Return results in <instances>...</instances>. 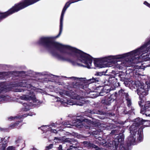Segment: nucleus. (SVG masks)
<instances>
[{"mask_svg":"<svg viewBox=\"0 0 150 150\" xmlns=\"http://www.w3.org/2000/svg\"><path fill=\"white\" fill-rule=\"evenodd\" d=\"M115 115V114L112 112H109V116H112Z\"/></svg>","mask_w":150,"mask_h":150,"instance_id":"obj_42","label":"nucleus"},{"mask_svg":"<svg viewBox=\"0 0 150 150\" xmlns=\"http://www.w3.org/2000/svg\"><path fill=\"white\" fill-rule=\"evenodd\" d=\"M144 4L146 6H147L148 7L150 8V4L149 3L146 1H144Z\"/></svg>","mask_w":150,"mask_h":150,"instance_id":"obj_35","label":"nucleus"},{"mask_svg":"<svg viewBox=\"0 0 150 150\" xmlns=\"http://www.w3.org/2000/svg\"><path fill=\"white\" fill-rule=\"evenodd\" d=\"M143 128L141 127L139 128L137 130V134L139 136L137 138V139L140 142H141L143 140V137L142 134H143Z\"/></svg>","mask_w":150,"mask_h":150,"instance_id":"obj_19","label":"nucleus"},{"mask_svg":"<svg viewBox=\"0 0 150 150\" xmlns=\"http://www.w3.org/2000/svg\"><path fill=\"white\" fill-rule=\"evenodd\" d=\"M150 45V39L140 47L130 52L121 55L110 56L101 58H95L94 63L95 67L99 68L104 67L105 62L115 64L117 61V59L126 58V61L128 62L134 63V60L139 58V55H142L147 53L149 51L148 46ZM109 66H110L109 64Z\"/></svg>","mask_w":150,"mask_h":150,"instance_id":"obj_2","label":"nucleus"},{"mask_svg":"<svg viewBox=\"0 0 150 150\" xmlns=\"http://www.w3.org/2000/svg\"><path fill=\"white\" fill-rule=\"evenodd\" d=\"M124 91L125 90L123 89H121L119 91V93L120 92L122 93L123 94V96H125L126 100L130 99L128 93H127L124 92Z\"/></svg>","mask_w":150,"mask_h":150,"instance_id":"obj_21","label":"nucleus"},{"mask_svg":"<svg viewBox=\"0 0 150 150\" xmlns=\"http://www.w3.org/2000/svg\"><path fill=\"white\" fill-rule=\"evenodd\" d=\"M101 91L99 92V95L100 96H103L105 95L108 92V90L104 89V88L102 87Z\"/></svg>","mask_w":150,"mask_h":150,"instance_id":"obj_20","label":"nucleus"},{"mask_svg":"<svg viewBox=\"0 0 150 150\" xmlns=\"http://www.w3.org/2000/svg\"><path fill=\"white\" fill-rule=\"evenodd\" d=\"M14 119V118L13 117H9V118H8L9 119H10V120H13Z\"/></svg>","mask_w":150,"mask_h":150,"instance_id":"obj_45","label":"nucleus"},{"mask_svg":"<svg viewBox=\"0 0 150 150\" xmlns=\"http://www.w3.org/2000/svg\"><path fill=\"white\" fill-rule=\"evenodd\" d=\"M110 134L113 139L111 141L110 140V149L111 150H126L123 145L125 138L124 134L119 133V130L116 129L112 130Z\"/></svg>","mask_w":150,"mask_h":150,"instance_id":"obj_3","label":"nucleus"},{"mask_svg":"<svg viewBox=\"0 0 150 150\" xmlns=\"http://www.w3.org/2000/svg\"><path fill=\"white\" fill-rule=\"evenodd\" d=\"M9 16H5L3 14L2 16H0V22L4 19L5 18Z\"/></svg>","mask_w":150,"mask_h":150,"instance_id":"obj_29","label":"nucleus"},{"mask_svg":"<svg viewBox=\"0 0 150 150\" xmlns=\"http://www.w3.org/2000/svg\"><path fill=\"white\" fill-rule=\"evenodd\" d=\"M137 93L139 96L140 101H139V105L140 107L143 106V104L146 101L145 96L147 95V92L144 88V86H141L137 90Z\"/></svg>","mask_w":150,"mask_h":150,"instance_id":"obj_7","label":"nucleus"},{"mask_svg":"<svg viewBox=\"0 0 150 150\" xmlns=\"http://www.w3.org/2000/svg\"><path fill=\"white\" fill-rule=\"evenodd\" d=\"M16 84L18 86L27 88H30L32 86L31 84L30 83H29V82L26 80L18 82L16 83Z\"/></svg>","mask_w":150,"mask_h":150,"instance_id":"obj_13","label":"nucleus"},{"mask_svg":"<svg viewBox=\"0 0 150 150\" xmlns=\"http://www.w3.org/2000/svg\"><path fill=\"white\" fill-rule=\"evenodd\" d=\"M78 1V0H76V1H74H74H72V2H70V3H69V2H68L66 3V4L65 5V6L64 7H65V8H66L67 9V8L70 5V4H71L77 2Z\"/></svg>","mask_w":150,"mask_h":150,"instance_id":"obj_24","label":"nucleus"},{"mask_svg":"<svg viewBox=\"0 0 150 150\" xmlns=\"http://www.w3.org/2000/svg\"><path fill=\"white\" fill-rule=\"evenodd\" d=\"M53 146V144H50L49 146H46L45 148V150H49L52 149Z\"/></svg>","mask_w":150,"mask_h":150,"instance_id":"obj_26","label":"nucleus"},{"mask_svg":"<svg viewBox=\"0 0 150 150\" xmlns=\"http://www.w3.org/2000/svg\"><path fill=\"white\" fill-rule=\"evenodd\" d=\"M50 131L51 132H53L55 134L58 133L59 131H57L56 129H51Z\"/></svg>","mask_w":150,"mask_h":150,"instance_id":"obj_33","label":"nucleus"},{"mask_svg":"<svg viewBox=\"0 0 150 150\" xmlns=\"http://www.w3.org/2000/svg\"><path fill=\"white\" fill-rule=\"evenodd\" d=\"M88 122L89 120L84 117L76 118L72 121V123L74 124V125L76 127L79 128L82 127L83 126V122Z\"/></svg>","mask_w":150,"mask_h":150,"instance_id":"obj_8","label":"nucleus"},{"mask_svg":"<svg viewBox=\"0 0 150 150\" xmlns=\"http://www.w3.org/2000/svg\"><path fill=\"white\" fill-rule=\"evenodd\" d=\"M129 82L128 79H126V80L124 82V83L126 86H128L129 85Z\"/></svg>","mask_w":150,"mask_h":150,"instance_id":"obj_28","label":"nucleus"},{"mask_svg":"<svg viewBox=\"0 0 150 150\" xmlns=\"http://www.w3.org/2000/svg\"><path fill=\"white\" fill-rule=\"evenodd\" d=\"M93 134L96 135H97L98 134V132L97 131H94L93 132Z\"/></svg>","mask_w":150,"mask_h":150,"instance_id":"obj_43","label":"nucleus"},{"mask_svg":"<svg viewBox=\"0 0 150 150\" xmlns=\"http://www.w3.org/2000/svg\"><path fill=\"white\" fill-rule=\"evenodd\" d=\"M34 4L33 0H22L15 4L14 6L8 11L4 12L0 11V16H2L3 14L5 16H10Z\"/></svg>","mask_w":150,"mask_h":150,"instance_id":"obj_5","label":"nucleus"},{"mask_svg":"<svg viewBox=\"0 0 150 150\" xmlns=\"http://www.w3.org/2000/svg\"><path fill=\"white\" fill-rule=\"evenodd\" d=\"M100 138L101 140V139H99V143L100 145L106 147H108L109 149L111 150L110 149L109 147V146H110V145H109L110 143V141L108 142H106L105 140L103 139L102 138Z\"/></svg>","mask_w":150,"mask_h":150,"instance_id":"obj_16","label":"nucleus"},{"mask_svg":"<svg viewBox=\"0 0 150 150\" xmlns=\"http://www.w3.org/2000/svg\"><path fill=\"white\" fill-rule=\"evenodd\" d=\"M105 72L104 71L96 72L95 76L97 77H93L92 79L87 80L79 81L73 83V88L81 90V89H85L88 86L89 84L101 81L100 77L105 75Z\"/></svg>","mask_w":150,"mask_h":150,"instance_id":"obj_4","label":"nucleus"},{"mask_svg":"<svg viewBox=\"0 0 150 150\" xmlns=\"http://www.w3.org/2000/svg\"><path fill=\"white\" fill-rule=\"evenodd\" d=\"M109 81L110 83L113 85L115 84L117 86H120V83L118 82H117V79L115 77V76L111 77L110 76V77H109Z\"/></svg>","mask_w":150,"mask_h":150,"instance_id":"obj_17","label":"nucleus"},{"mask_svg":"<svg viewBox=\"0 0 150 150\" xmlns=\"http://www.w3.org/2000/svg\"><path fill=\"white\" fill-rule=\"evenodd\" d=\"M143 110V111L146 113V115L148 114L149 115H150V113L148 112L150 111V102L148 101L146 103L144 106Z\"/></svg>","mask_w":150,"mask_h":150,"instance_id":"obj_15","label":"nucleus"},{"mask_svg":"<svg viewBox=\"0 0 150 150\" xmlns=\"http://www.w3.org/2000/svg\"><path fill=\"white\" fill-rule=\"evenodd\" d=\"M21 122V121H18L16 122L13 124H11L10 125L9 127L11 128H14L16 127Z\"/></svg>","mask_w":150,"mask_h":150,"instance_id":"obj_23","label":"nucleus"},{"mask_svg":"<svg viewBox=\"0 0 150 150\" xmlns=\"http://www.w3.org/2000/svg\"><path fill=\"white\" fill-rule=\"evenodd\" d=\"M108 96V95L105 96L104 99L102 100L101 102L104 104L109 105L116 99V97L115 95L112 94L110 96Z\"/></svg>","mask_w":150,"mask_h":150,"instance_id":"obj_9","label":"nucleus"},{"mask_svg":"<svg viewBox=\"0 0 150 150\" xmlns=\"http://www.w3.org/2000/svg\"><path fill=\"white\" fill-rule=\"evenodd\" d=\"M85 128L86 129H89V126H85Z\"/></svg>","mask_w":150,"mask_h":150,"instance_id":"obj_46","label":"nucleus"},{"mask_svg":"<svg viewBox=\"0 0 150 150\" xmlns=\"http://www.w3.org/2000/svg\"><path fill=\"white\" fill-rule=\"evenodd\" d=\"M0 130L1 131H3L4 132H8V129L6 128H2L1 127H0Z\"/></svg>","mask_w":150,"mask_h":150,"instance_id":"obj_36","label":"nucleus"},{"mask_svg":"<svg viewBox=\"0 0 150 150\" xmlns=\"http://www.w3.org/2000/svg\"><path fill=\"white\" fill-rule=\"evenodd\" d=\"M65 7H64L62 9L61 16L60 18V25H59V34L56 36L55 38H58L61 35L63 28V21L64 14L65 11L66 10Z\"/></svg>","mask_w":150,"mask_h":150,"instance_id":"obj_12","label":"nucleus"},{"mask_svg":"<svg viewBox=\"0 0 150 150\" xmlns=\"http://www.w3.org/2000/svg\"><path fill=\"white\" fill-rule=\"evenodd\" d=\"M7 89L6 86H0V93H3L7 91Z\"/></svg>","mask_w":150,"mask_h":150,"instance_id":"obj_22","label":"nucleus"},{"mask_svg":"<svg viewBox=\"0 0 150 150\" xmlns=\"http://www.w3.org/2000/svg\"><path fill=\"white\" fill-rule=\"evenodd\" d=\"M82 102H81L80 101L79 102V103H78L77 105L80 106L83 105V104H84L85 102L84 100H82Z\"/></svg>","mask_w":150,"mask_h":150,"instance_id":"obj_34","label":"nucleus"},{"mask_svg":"<svg viewBox=\"0 0 150 150\" xmlns=\"http://www.w3.org/2000/svg\"><path fill=\"white\" fill-rule=\"evenodd\" d=\"M111 73L113 74L114 75L113 76H115V75L116 74V71H115L114 70H112L111 72Z\"/></svg>","mask_w":150,"mask_h":150,"instance_id":"obj_41","label":"nucleus"},{"mask_svg":"<svg viewBox=\"0 0 150 150\" xmlns=\"http://www.w3.org/2000/svg\"><path fill=\"white\" fill-rule=\"evenodd\" d=\"M94 125L95 126L97 127H99V126H100V124L99 122H94Z\"/></svg>","mask_w":150,"mask_h":150,"instance_id":"obj_38","label":"nucleus"},{"mask_svg":"<svg viewBox=\"0 0 150 150\" xmlns=\"http://www.w3.org/2000/svg\"><path fill=\"white\" fill-rule=\"evenodd\" d=\"M54 37H43L38 41V44L48 50L58 59L66 61L73 65L91 68L93 57L76 48L64 45L54 41Z\"/></svg>","mask_w":150,"mask_h":150,"instance_id":"obj_1","label":"nucleus"},{"mask_svg":"<svg viewBox=\"0 0 150 150\" xmlns=\"http://www.w3.org/2000/svg\"><path fill=\"white\" fill-rule=\"evenodd\" d=\"M21 98L22 100H32L34 101H36V99L35 96H27L25 95H23L20 97Z\"/></svg>","mask_w":150,"mask_h":150,"instance_id":"obj_18","label":"nucleus"},{"mask_svg":"<svg viewBox=\"0 0 150 150\" xmlns=\"http://www.w3.org/2000/svg\"><path fill=\"white\" fill-rule=\"evenodd\" d=\"M147 88H150V83H149L148 84H147Z\"/></svg>","mask_w":150,"mask_h":150,"instance_id":"obj_44","label":"nucleus"},{"mask_svg":"<svg viewBox=\"0 0 150 150\" xmlns=\"http://www.w3.org/2000/svg\"><path fill=\"white\" fill-rule=\"evenodd\" d=\"M83 144L85 147L88 149H95V150H102V149L94 144L91 143L89 141H84Z\"/></svg>","mask_w":150,"mask_h":150,"instance_id":"obj_11","label":"nucleus"},{"mask_svg":"<svg viewBox=\"0 0 150 150\" xmlns=\"http://www.w3.org/2000/svg\"><path fill=\"white\" fill-rule=\"evenodd\" d=\"M9 74L8 73V72H0V75H1L3 77L8 76Z\"/></svg>","mask_w":150,"mask_h":150,"instance_id":"obj_25","label":"nucleus"},{"mask_svg":"<svg viewBox=\"0 0 150 150\" xmlns=\"http://www.w3.org/2000/svg\"><path fill=\"white\" fill-rule=\"evenodd\" d=\"M6 97L3 95H0V102L3 101L4 100Z\"/></svg>","mask_w":150,"mask_h":150,"instance_id":"obj_31","label":"nucleus"},{"mask_svg":"<svg viewBox=\"0 0 150 150\" xmlns=\"http://www.w3.org/2000/svg\"><path fill=\"white\" fill-rule=\"evenodd\" d=\"M146 121V120H143L139 117L134 119V122L130 128V132L131 134L135 135L137 132L138 127L142 125L144 122Z\"/></svg>","mask_w":150,"mask_h":150,"instance_id":"obj_6","label":"nucleus"},{"mask_svg":"<svg viewBox=\"0 0 150 150\" xmlns=\"http://www.w3.org/2000/svg\"><path fill=\"white\" fill-rule=\"evenodd\" d=\"M7 150H15V147L12 146H8Z\"/></svg>","mask_w":150,"mask_h":150,"instance_id":"obj_32","label":"nucleus"},{"mask_svg":"<svg viewBox=\"0 0 150 150\" xmlns=\"http://www.w3.org/2000/svg\"><path fill=\"white\" fill-rule=\"evenodd\" d=\"M64 141L65 142H68L72 144L70 145L69 148L67 150L73 149H75L77 148V146L76 145L78 144V142L76 140L73 139L66 138L64 139Z\"/></svg>","mask_w":150,"mask_h":150,"instance_id":"obj_10","label":"nucleus"},{"mask_svg":"<svg viewBox=\"0 0 150 150\" xmlns=\"http://www.w3.org/2000/svg\"><path fill=\"white\" fill-rule=\"evenodd\" d=\"M127 101V105L128 107H130L132 104L131 100V99L126 100Z\"/></svg>","mask_w":150,"mask_h":150,"instance_id":"obj_30","label":"nucleus"},{"mask_svg":"<svg viewBox=\"0 0 150 150\" xmlns=\"http://www.w3.org/2000/svg\"><path fill=\"white\" fill-rule=\"evenodd\" d=\"M18 141H19V140H18L16 141V142H19Z\"/></svg>","mask_w":150,"mask_h":150,"instance_id":"obj_47","label":"nucleus"},{"mask_svg":"<svg viewBox=\"0 0 150 150\" xmlns=\"http://www.w3.org/2000/svg\"><path fill=\"white\" fill-rule=\"evenodd\" d=\"M126 143L128 146L134 145L135 143V138L133 136L131 135L127 138Z\"/></svg>","mask_w":150,"mask_h":150,"instance_id":"obj_14","label":"nucleus"},{"mask_svg":"<svg viewBox=\"0 0 150 150\" xmlns=\"http://www.w3.org/2000/svg\"><path fill=\"white\" fill-rule=\"evenodd\" d=\"M25 89H23V88H19L18 89V91H18V92H23L24 91H25Z\"/></svg>","mask_w":150,"mask_h":150,"instance_id":"obj_40","label":"nucleus"},{"mask_svg":"<svg viewBox=\"0 0 150 150\" xmlns=\"http://www.w3.org/2000/svg\"><path fill=\"white\" fill-rule=\"evenodd\" d=\"M95 113V112H93V111H91V110H90V112H89V113L88 114H86V116H87L88 117H90V118H92V115L91 114H94V113Z\"/></svg>","mask_w":150,"mask_h":150,"instance_id":"obj_27","label":"nucleus"},{"mask_svg":"<svg viewBox=\"0 0 150 150\" xmlns=\"http://www.w3.org/2000/svg\"><path fill=\"white\" fill-rule=\"evenodd\" d=\"M57 150H63L62 149V146L61 145H59V146L57 147Z\"/></svg>","mask_w":150,"mask_h":150,"instance_id":"obj_39","label":"nucleus"},{"mask_svg":"<svg viewBox=\"0 0 150 150\" xmlns=\"http://www.w3.org/2000/svg\"><path fill=\"white\" fill-rule=\"evenodd\" d=\"M127 78H126L125 77H121L120 76V80L121 81H124L125 80H126Z\"/></svg>","mask_w":150,"mask_h":150,"instance_id":"obj_37","label":"nucleus"}]
</instances>
